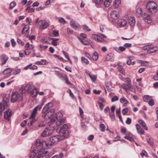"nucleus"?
Segmentation results:
<instances>
[{
    "mask_svg": "<svg viewBox=\"0 0 158 158\" xmlns=\"http://www.w3.org/2000/svg\"><path fill=\"white\" fill-rule=\"evenodd\" d=\"M59 21L60 23L62 24H65L66 22L65 20L62 17L60 18L59 19Z\"/></svg>",
    "mask_w": 158,
    "mask_h": 158,
    "instance_id": "6e6d98bb",
    "label": "nucleus"
},
{
    "mask_svg": "<svg viewBox=\"0 0 158 158\" xmlns=\"http://www.w3.org/2000/svg\"><path fill=\"white\" fill-rule=\"evenodd\" d=\"M11 111L9 109H8L4 113V118L8 120H9L10 118L12 115Z\"/></svg>",
    "mask_w": 158,
    "mask_h": 158,
    "instance_id": "aec40b11",
    "label": "nucleus"
},
{
    "mask_svg": "<svg viewBox=\"0 0 158 158\" xmlns=\"http://www.w3.org/2000/svg\"><path fill=\"white\" fill-rule=\"evenodd\" d=\"M65 57L68 60L69 59V55L67 53L65 52L64 51H62Z\"/></svg>",
    "mask_w": 158,
    "mask_h": 158,
    "instance_id": "e2e57ef3",
    "label": "nucleus"
},
{
    "mask_svg": "<svg viewBox=\"0 0 158 158\" xmlns=\"http://www.w3.org/2000/svg\"><path fill=\"white\" fill-rule=\"evenodd\" d=\"M71 26L75 30H77L80 27V26L77 22L72 19L70 22Z\"/></svg>",
    "mask_w": 158,
    "mask_h": 158,
    "instance_id": "f8f14e48",
    "label": "nucleus"
},
{
    "mask_svg": "<svg viewBox=\"0 0 158 158\" xmlns=\"http://www.w3.org/2000/svg\"><path fill=\"white\" fill-rule=\"evenodd\" d=\"M143 17L145 22L147 23H150L152 22V20L149 16L146 13H144Z\"/></svg>",
    "mask_w": 158,
    "mask_h": 158,
    "instance_id": "a211bd4d",
    "label": "nucleus"
},
{
    "mask_svg": "<svg viewBox=\"0 0 158 158\" xmlns=\"http://www.w3.org/2000/svg\"><path fill=\"white\" fill-rule=\"evenodd\" d=\"M33 89H32L30 93L31 94V96L32 97H35L37 95L38 91L36 90V89L34 87H33Z\"/></svg>",
    "mask_w": 158,
    "mask_h": 158,
    "instance_id": "bb28decb",
    "label": "nucleus"
},
{
    "mask_svg": "<svg viewBox=\"0 0 158 158\" xmlns=\"http://www.w3.org/2000/svg\"><path fill=\"white\" fill-rule=\"evenodd\" d=\"M121 88L127 92L129 90L134 92L135 91V87L132 85L131 83H123L121 85Z\"/></svg>",
    "mask_w": 158,
    "mask_h": 158,
    "instance_id": "0eeeda50",
    "label": "nucleus"
},
{
    "mask_svg": "<svg viewBox=\"0 0 158 158\" xmlns=\"http://www.w3.org/2000/svg\"><path fill=\"white\" fill-rule=\"evenodd\" d=\"M33 86H31L30 84H27L25 86H22L20 89V91L22 92V93H30L32 89H33Z\"/></svg>",
    "mask_w": 158,
    "mask_h": 158,
    "instance_id": "423d86ee",
    "label": "nucleus"
},
{
    "mask_svg": "<svg viewBox=\"0 0 158 158\" xmlns=\"http://www.w3.org/2000/svg\"><path fill=\"white\" fill-rule=\"evenodd\" d=\"M53 132V129L51 127L46 128L42 132L41 135L43 137H46L50 135Z\"/></svg>",
    "mask_w": 158,
    "mask_h": 158,
    "instance_id": "1a4fd4ad",
    "label": "nucleus"
},
{
    "mask_svg": "<svg viewBox=\"0 0 158 158\" xmlns=\"http://www.w3.org/2000/svg\"><path fill=\"white\" fill-rule=\"evenodd\" d=\"M117 69L119 72L122 73L123 75H125V73L124 72L125 70L123 69V66L122 65H118Z\"/></svg>",
    "mask_w": 158,
    "mask_h": 158,
    "instance_id": "c756f323",
    "label": "nucleus"
},
{
    "mask_svg": "<svg viewBox=\"0 0 158 158\" xmlns=\"http://www.w3.org/2000/svg\"><path fill=\"white\" fill-rule=\"evenodd\" d=\"M31 51L30 49H25L24 51V53L26 55H29L31 53Z\"/></svg>",
    "mask_w": 158,
    "mask_h": 158,
    "instance_id": "bf43d9fd",
    "label": "nucleus"
},
{
    "mask_svg": "<svg viewBox=\"0 0 158 158\" xmlns=\"http://www.w3.org/2000/svg\"><path fill=\"white\" fill-rule=\"evenodd\" d=\"M89 75L92 81L93 82H95V80L96 79V76L95 75H91L90 74Z\"/></svg>",
    "mask_w": 158,
    "mask_h": 158,
    "instance_id": "49530a36",
    "label": "nucleus"
},
{
    "mask_svg": "<svg viewBox=\"0 0 158 158\" xmlns=\"http://www.w3.org/2000/svg\"><path fill=\"white\" fill-rule=\"evenodd\" d=\"M56 119H58L59 118H62V114L61 112H58L56 114Z\"/></svg>",
    "mask_w": 158,
    "mask_h": 158,
    "instance_id": "09e8293b",
    "label": "nucleus"
},
{
    "mask_svg": "<svg viewBox=\"0 0 158 158\" xmlns=\"http://www.w3.org/2000/svg\"><path fill=\"white\" fill-rule=\"evenodd\" d=\"M136 126L138 132L140 134H143L144 133V131L140 127V125L138 124H136Z\"/></svg>",
    "mask_w": 158,
    "mask_h": 158,
    "instance_id": "cd10ccee",
    "label": "nucleus"
},
{
    "mask_svg": "<svg viewBox=\"0 0 158 158\" xmlns=\"http://www.w3.org/2000/svg\"><path fill=\"white\" fill-rule=\"evenodd\" d=\"M12 71V69L11 68H7L3 71V73L5 75H6L11 73Z\"/></svg>",
    "mask_w": 158,
    "mask_h": 158,
    "instance_id": "4c0bfd02",
    "label": "nucleus"
},
{
    "mask_svg": "<svg viewBox=\"0 0 158 158\" xmlns=\"http://www.w3.org/2000/svg\"><path fill=\"white\" fill-rule=\"evenodd\" d=\"M29 29V27L27 25H26L24 27L21 33L22 34H24Z\"/></svg>",
    "mask_w": 158,
    "mask_h": 158,
    "instance_id": "ea45409f",
    "label": "nucleus"
},
{
    "mask_svg": "<svg viewBox=\"0 0 158 158\" xmlns=\"http://www.w3.org/2000/svg\"><path fill=\"white\" fill-rule=\"evenodd\" d=\"M120 101L121 103H124L123 106H126L128 103V101L124 97L120 98Z\"/></svg>",
    "mask_w": 158,
    "mask_h": 158,
    "instance_id": "72a5a7b5",
    "label": "nucleus"
},
{
    "mask_svg": "<svg viewBox=\"0 0 158 158\" xmlns=\"http://www.w3.org/2000/svg\"><path fill=\"white\" fill-rule=\"evenodd\" d=\"M150 97L149 95H144L143 98V101L145 102H147L150 99Z\"/></svg>",
    "mask_w": 158,
    "mask_h": 158,
    "instance_id": "603ef678",
    "label": "nucleus"
},
{
    "mask_svg": "<svg viewBox=\"0 0 158 158\" xmlns=\"http://www.w3.org/2000/svg\"><path fill=\"white\" fill-rule=\"evenodd\" d=\"M55 110L54 109H52L50 110L49 111H48L45 113V116H47L48 118H51L52 116L53 115L54 113H55Z\"/></svg>",
    "mask_w": 158,
    "mask_h": 158,
    "instance_id": "5701e85b",
    "label": "nucleus"
},
{
    "mask_svg": "<svg viewBox=\"0 0 158 158\" xmlns=\"http://www.w3.org/2000/svg\"><path fill=\"white\" fill-rule=\"evenodd\" d=\"M45 124L46 123L44 121H41L39 122L38 124V127L39 128H41L45 126Z\"/></svg>",
    "mask_w": 158,
    "mask_h": 158,
    "instance_id": "58836bf2",
    "label": "nucleus"
},
{
    "mask_svg": "<svg viewBox=\"0 0 158 158\" xmlns=\"http://www.w3.org/2000/svg\"><path fill=\"white\" fill-rule=\"evenodd\" d=\"M149 105L150 106H152L154 104V101L153 99H150L148 102Z\"/></svg>",
    "mask_w": 158,
    "mask_h": 158,
    "instance_id": "774afa93",
    "label": "nucleus"
},
{
    "mask_svg": "<svg viewBox=\"0 0 158 158\" xmlns=\"http://www.w3.org/2000/svg\"><path fill=\"white\" fill-rule=\"evenodd\" d=\"M158 50V48L157 47H153L151 45L150 48L147 51V53H153L155 52Z\"/></svg>",
    "mask_w": 158,
    "mask_h": 158,
    "instance_id": "393cba45",
    "label": "nucleus"
},
{
    "mask_svg": "<svg viewBox=\"0 0 158 158\" xmlns=\"http://www.w3.org/2000/svg\"><path fill=\"white\" fill-rule=\"evenodd\" d=\"M133 58V56H129L127 62V64L128 65H130L131 63V60Z\"/></svg>",
    "mask_w": 158,
    "mask_h": 158,
    "instance_id": "c03bdc74",
    "label": "nucleus"
},
{
    "mask_svg": "<svg viewBox=\"0 0 158 158\" xmlns=\"http://www.w3.org/2000/svg\"><path fill=\"white\" fill-rule=\"evenodd\" d=\"M23 94L22 92L20 91V89L18 92H13L11 95V102L14 103L16 101L22 100Z\"/></svg>",
    "mask_w": 158,
    "mask_h": 158,
    "instance_id": "f257e3e1",
    "label": "nucleus"
},
{
    "mask_svg": "<svg viewBox=\"0 0 158 158\" xmlns=\"http://www.w3.org/2000/svg\"><path fill=\"white\" fill-rule=\"evenodd\" d=\"M111 17L114 19H117L119 17V12L115 10H113L110 12Z\"/></svg>",
    "mask_w": 158,
    "mask_h": 158,
    "instance_id": "2eb2a0df",
    "label": "nucleus"
},
{
    "mask_svg": "<svg viewBox=\"0 0 158 158\" xmlns=\"http://www.w3.org/2000/svg\"><path fill=\"white\" fill-rule=\"evenodd\" d=\"M13 74L14 75H16L19 73L21 72V70L20 69H13Z\"/></svg>",
    "mask_w": 158,
    "mask_h": 158,
    "instance_id": "a18cd8bd",
    "label": "nucleus"
},
{
    "mask_svg": "<svg viewBox=\"0 0 158 158\" xmlns=\"http://www.w3.org/2000/svg\"><path fill=\"white\" fill-rule=\"evenodd\" d=\"M109 114L111 119L113 120H114L115 119L114 113H113L112 112H109Z\"/></svg>",
    "mask_w": 158,
    "mask_h": 158,
    "instance_id": "5fc2aeb1",
    "label": "nucleus"
},
{
    "mask_svg": "<svg viewBox=\"0 0 158 158\" xmlns=\"http://www.w3.org/2000/svg\"><path fill=\"white\" fill-rule=\"evenodd\" d=\"M46 63V60L42 59L40 61H37L35 63V64L38 65H44Z\"/></svg>",
    "mask_w": 158,
    "mask_h": 158,
    "instance_id": "473e14b6",
    "label": "nucleus"
},
{
    "mask_svg": "<svg viewBox=\"0 0 158 158\" xmlns=\"http://www.w3.org/2000/svg\"><path fill=\"white\" fill-rule=\"evenodd\" d=\"M98 58V53L95 52L94 53L93 55L92 56V59L94 61H96Z\"/></svg>",
    "mask_w": 158,
    "mask_h": 158,
    "instance_id": "7c9ffc66",
    "label": "nucleus"
},
{
    "mask_svg": "<svg viewBox=\"0 0 158 158\" xmlns=\"http://www.w3.org/2000/svg\"><path fill=\"white\" fill-rule=\"evenodd\" d=\"M56 119L57 120L56 121V124L57 127L61 125L65 122L64 120L62 118H59Z\"/></svg>",
    "mask_w": 158,
    "mask_h": 158,
    "instance_id": "a878e982",
    "label": "nucleus"
},
{
    "mask_svg": "<svg viewBox=\"0 0 158 158\" xmlns=\"http://www.w3.org/2000/svg\"><path fill=\"white\" fill-rule=\"evenodd\" d=\"M81 61L83 63H85L86 64H87L89 63V61L88 60L84 57H82Z\"/></svg>",
    "mask_w": 158,
    "mask_h": 158,
    "instance_id": "37998d69",
    "label": "nucleus"
},
{
    "mask_svg": "<svg viewBox=\"0 0 158 158\" xmlns=\"http://www.w3.org/2000/svg\"><path fill=\"white\" fill-rule=\"evenodd\" d=\"M41 41L44 44H46L47 42V41L46 39V38L44 37H43L41 39Z\"/></svg>",
    "mask_w": 158,
    "mask_h": 158,
    "instance_id": "338daca9",
    "label": "nucleus"
},
{
    "mask_svg": "<svg viewBox=\"0 0 158 158\" xmlns=\"http://www.w3.org/2000/svg\"><path fill=\"white\" fill-rule=\"evenodd\" d=\"M142 9L140 8H138L137 9L136 14L137 16L139 17H141L143 16Z\"/></svg>",
    "mask_w": 158,
    "mask_h": 158,
    "instance_id": "c85d7f7f",
    "label": "nucleus"
},
{
    "mask_svg": "<svg viewBox=\"0 0 158 158\" xmlns=\"http://www.w3.org/2000/svg\"><path fill=\"white\" fill-rule=\"evenodd\" d=\"M48 152L44 149L40 148L36 158H49V156L47 153Z\"/></svg>",
    "mask_w": 158,
    "mask_h": 158,
    "instance_id": "20e7f679",
    "label": "nucleus"
},
{
    "mask_svg": "<svg viewBox=\"0 0 158 158\" xmlns=\"http://www.w3.org/2000/svg\"><path fill=\"white\" fill-rule=\"evenodd\" d=\"M26 10H27L28 13H32L34 12L35 9L33 8H30L29 7H27L26 9Z\"/></svg>",
    "mask_w": 158,
    "mask_h": 158,
    "instance_id": "4d7b16f0",
    "label": "nucleus"
},
{
    "mask_svg": "<svg viewBox=\"0 0 158 158\" xmlns=\"http://www.w3.org/2000/svg\"><path fill=\"white\" fill-rule=\"evenodd\" d=\"M61 129H63L64 130H67V129L68 128V127L67 125L65 124L64 125H63L62 126L60 127Z\"/></svg>",
    "mask_w": 158,
    "mask_h": 158,
    "instance_id": "052dcab7",
    "label": "nucleus"
},
{
    "mask_svg": "<svg viewBox=\"0 0 158 158\" xmlns=\"http://www.w3.org/2000/svg\"><path fill=\"white\" fill-rule=\"evenodd\" d=\"M118 99L117 96H114L111 99L112 102H114L115 101H118Z\"/></svg>",
    "mask_w": 158,
    "mask_h": 158,
    "instance_id": "69168bd1",
    "label": "nucleus"
},
{
    "mask_svg": "<svg viewBox=\"0 0 158 158\" xmlns=\"http://www.w3.org/2000/svg\"><path fill=\"white\" fill-rule=\"evenodd\" d=\"M35 145L36 146V147L39 149V151L40 148H44L45 146L48 147V143H47L45 141H43L42 140L38 139L36 140Z\"/></svg>",
    "mask_w": 158,
    "mask_h": 158,
    "instance_id": "39448f33",
    "label": "nucleus"
},
{
    "mask_svg": "<svg viewBox=\"0 0 158 158\" xmlns=\"http://www.w3.org/2000/svg\"><path fill=\"white\" fill-rule=\"evenodd\" d=\"M128 23L130 24L131 26L133 27L134 26L135 24V18L132 16H130L128 18Z\"/></svg>",
    "mask_w": 158,
    "mask_h": 158,
    "instance_id": "412c9836",
    "label": "nucleus"
},
{
    "mask_svg": "<svg viewBox=\"0 0 158 158\" xmlns=\"http://www.w3.org/2000/svg\"><path fill=\"white\" fill-rule=\"evenodd\" d=\"M124 138L125 139L129 140L131 142H133L134 141V139L133 137V135L130 133H127L126 135L124 136Z\"/></svg>",
    "mask_w": 158,
    "mask_h": 158,
    "instance_id": "4be33fe9",
    "label": "nucleus"
},
{
    "mask_svg": "<svg viewBox=\"0 0 158 158\" xmlns=\"http://www.w3.org/2000/svg\"><path fill=\"white\" fill-rule=\"evenodd\" d=\"M92 37L93 39L98 42L104 43L106 42L105 40L102 39V38L99 34H93L92 35Z\"/></svg>",
    "mask_w": 158,
    "mask_h": 158,
    "instance_id": "6e6552de",
    "label": "nucleus"
},
{
    "mask_svg": "<svg viewBox=\"0 0 158 158\" xmlns=\"http://www.w3.org/2000/svg\"><path fill=\"white\" fill-rule=\"evenodd\" d=\"M119 53L124 51L125 50V48L123 46H120L119 47Z\"/></svg>",
    "mask_w": 158,
    "mask_h": 158,
    "instance_id": "0e129e2a",
    "label": "nucleus"
},
{
    "mask_svg": "<svg viewBox=\"0 0 158 158\" xmlns=\"http://www.w3.org/2000/svg\"><path fill=\"white\" fill-rule=\"evenodd\" d=\"M123 80L127 83H131V79L129 77L125 78H124V80Z\"/></svg>",
    "mask_w": 158,
    "mask_h": 158,
    "instance_id": "3c124183",
    "label": "nucleus"
},
{
    "mask_svg": "<svg viewBox=\"0 0 158 158\" xmlns=\"http://www.w3.org/2000/svg\"><path fill=\"white\" fill-rule=\"evenodd\" d=\"M111 0H106L104 2V5L106 7H108L110 5Z\"/></svg>",
    "mask_w": 158,
    "mask_h": 158,
    "instance_id": "79ce46f5",
    "label": "nucleus"
},
{
    "mask_svg": "<svg viewBox=\"0 0 158 158\" xmlns=\"http://www.w3.org/2000/svg\"><path fill=\"white\" fill-rule=\"evenodd\" d=\"M147 141L148 144L150 146H152L153 145V142L151 139L149 138L147 140Z\"/></svg>",
    "mask_w": 158,
    "mask_h": 158,
    "instance_id": "864d4df0",
    "label": "nucleus"
},
{
    "mask_svg": "<svg viewBox=\"0 0 158 158\" xmlns=\"http://www.w3.org/2000/svg\"><path fill=\"white\" fill-rule=\"evenodd\" d=\"M103 0H94V2L96 4H100L102 2Z\"/></svg>",
    "mask_w": 158,
    "mask_h": 158,
    "instance_id": "680f3d73",
    "label": "nucleus"
},
{
    "mask_svg": "<svg viewBox=\"0 0 158 158\" xmlns=\"http://www.w3.org/2000/svg\"><path fill=\"white\" fill-rule=\"evenodd\" d=\"M8 109V106L6 102L3 101L2 102L0 103V111H2Z\"/></svg>",
    "mask_w": 158,
    "mask_h": 158,
    "instance_id": "dca6fc26",
    "label": "nucleus"
},
{
    "mask_svg": "<svg viewBox=\"0 0 158 158\" xmlns=\"http://www.w3.org/2000/svg\"><path fill=\"white\" fill-rule=\"evenodd\" d=\"M121 1L120 0H116L113 4V6L115 8H116L120 5Z\"/></svg>",
    "mask_w": 158,
    "mask_h": 158,
    "instance_id": "e433bc0d",
    "label": "nucleus"
},
{
    "mask_svg": "<svg viewBox=\"0 0 158 158\" xmlns=\"http://www.w3.org/2000/svg\"><path fill=\"white\" fill-rule=\"evenodd\" d=\"M59 128H58L57 131H58L59 132V135L61 137L63 136V139H64L65 137L67 136L68 135V132L67 130H64L63 128L61 129V128H60V129L59 130Z\"/></svg>",
    "mask_w": 158,
    "mask_h": 158,
    "instance_id": "9b49d317",
    "label": "nucleus"
},
{
    "mask_svg": "<svg viewBox=\"0 0 158 158\" xmlns=\"http://www.w3.org/2000/svg\"><path fill=\"white\" fill-rule=\"evenodd\" d=\"M16 5V3L15 2H11L9 5V9L10 10L12 9Z\"/></svg>",
    "mask_w": 158,
    "mask_h": 158,
    "instance_id": "de8ad7c7",
    "label": "nucleus"
},
{
    "mask_svg": "<svg viewBox=\"0 0 158 158\" xmlns=\"http://www.w3.org/2000/svg\"><path fill=\"white\" fill-rule=\"evenodd\" d=\"M53 106V104L52 102H49L43 108L42 110V113L45 114Z\"/></svg>",
    "mask_w": 158,
    "mask_h": 158,
    "instance_id": "ddd939ff",
    "label": "nucleus"
},
{
    "mask_svg": "<svg viewBox=\"0 0 158 158\" xmlns=\"http://www.w3.org/2000/svg\"><path fill=\"white\" fill-rule=\"evenodd\" d=\"M50 40H52V41L51 42L52 44L54 46H56L57 45V41L59 40L58 39H56L53 38H50Z\"/></svg>",
    "mask_w": 158,
    "mask_h": 158,
    "instance_id": "f704fd0d",
    "label": "nucleus"
},
{
    "mask_svg": "<svg viewBox=\"0 0 158 158\" xmlns=\"http://www.w3.org/2000/svg\"><path fill=\"white\" fill-rule=\"evenodd\" d=\"M146 8L149 13H155L157 11V5L154 2H149L146 4Z\"/></svg>",
    "mask_w": 158,
    "mask_h": 158,
    "instance_id": "f03ea898",
    "label": "nucleus"
},
{
    "mask_svg": "<svg viewBox=\"0 0 158 158\" xmlns=\"http://www.w3.org/2000/svg\"><path fill=\"white\" fill-rule=\"evenodd\" d=\"M42 107V105L40 106H37L35 107L33 110L31 114L30 118L33 119L34 118V117L35 115L36 114L38 110H40Z\"/></svg>",
    "mask_w": 158,
    "mask_h": 158,
    "instance_id": "4468645a",
    "label": "nucleus"
},
{
    "mask_svg": "<svg viewBox=\"0 0 158 158\" xmlns=\"http://www.w3.org/2000/svg\"><path fill=\"white\" fill-rule=\"evenodd\" d=\"M100 130L102 131H104L105 130V125L102 123L100 124Z\"/></svg>",
    "mask_w": 158,
    "mask_h": 158,
    "instance_id": "8fccbe9b",
    "label": "nucleus"
},
{
    "mask_svg": "<svg viewBox=\"0 0 158 158\" xmlns=\"http://www.w3.org/2000/svg\"><path fill=\"white\" fill-rule=\"evenodd\" d=\"M116 113L117 114V115L118 116L120 120L121 121V122L123 123V120L122 119V117L121 115H120L121 112L120 109H117L116 110Z\"/></svg>",
    "mask_w": 158,
    "mask_h": 158,
    "instance_id": "a19ab883",
    "label": "nucleus"
},
{
    "mask_svg": "<svg viewBox=\"0 0 158 158\" xmlns=\"http://www.w3.org/2000/svg\"><path fill=\"white\" fill-rule=\"evenodd\" d=\"M78 38L81 41V42L84 45H88L89 44V43L85 40L83 39L82 38L78 37Z\"/></svg>",
    "mask_w": 158,
    "mask_h": 158,
    "instance_id": "2f4dec72",
    "label": "nucleus"
},
{
    "mask_svg": "<svg viewBox=\"0 0 158 158\" xmlns=\"http://www.w3.org/2000/svg\"><path fill=\"white\" fill-rule=\"evenodd\" d=\"M39 149L37 147H35L33 150L31 152L30 155L31 158H33L36 156V154L39 152Z\"/></svg>",
    "mask_w": 158,
    "mask_h": 158,
    "instance_id": "6ab92c4d",
    "label": "nucleus"
},
{
    "mask_svg": "<svg viewBox=\"0 0 158 158\" xmlns=\"http://www.w3.org/2000/svg\"><path fill=\"white\" fill-rule=\"evenodd\" d=\"M2 63V64H4L6 63L7 60L8 59V57L5 54L2 55L1 56Z\"/></svg>",
    "mask_w": 158,
    "mask_h": 158,
    "instance_id": "b1692460",
    "label": "nucleus"
},
{
    "mask_svg": "<svg viewBox=\"0 0 158 158\" xmlns=\"http://www.w3.org/2000/svg\"><path fill=\"white\" fill-rule=\"evenodd\" d=\"M54 56L55 57L57 58L60 60H61V61H62L63 62H64V61H65V60H64L62 57H60L59 55L55 54V55H54Z\"/></svg>",
    "mask_w": 158,
    "mask_h": 158,
    "instance_id": "13d9d810",
    "label": "nucleus"
},
{
    "mask_svg": "<svg viewBox=\"0 0 158 158\" xmlns=\"http://www.w3.org/2000/svg\"><path fill=\"white\" fill-rule=\"evenodd\" d=\"M127 24V21L124 19H119L117 23L118 26L120 27H124Z\"/></svg>",
    "mask_w": 158,
    "mask_h": 158,
    "instance_id": "f3484780",
    "label": "nucleus"
},
{
    "mask_svg": "<svg viewBox=\"0 0 158 158\" xmlns=\"http://www.w3.org/2000/svg\"><path fill=\"white\" fill-rule=\"evenodd\" d=\"M139 123L141 124L143 127L146 130H148V128L146 126V124L142 120H139L138 121Z\"/></svg>",
    "mask_w": 158,
    "mask_h": 158,
    "instance_id": "c9c22d12",
    "label": "nucleus"
},
{
    "mask_svg": "<svg viewBox=\"0 0 158 158\" xmlns=\"http://www.w3.org/2000/svg\"><path fill=\"white\" fill-rule=\"evenodd\" d=\"M63 139V136L61 137L59 135L52 136L50 139V141L48 143V146L52 145L55 143L59 142Z\"/></svg>",
    "mask_w": 158,
    "mask_h": 158,
    "instance_id": "7ed1b4c3",
    "label": "nucleus"
},
{
    "mask_svg": "<svg viewBox=\"0 0 158 158\" xmlns=\"http://www.w3.org/2000/svg\"><path fill=\"white\" fill-rule=\"evenodd\" d=\"M38 25L41 29H44L47 28L48 26V23L44 20H41L39 21Z\"/></svg>",
    "mask_w": 158,
    "mask_h": 158,
    "instance_id": "9d476101",
    "label": "nucleus"
}]
</instances>
